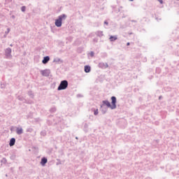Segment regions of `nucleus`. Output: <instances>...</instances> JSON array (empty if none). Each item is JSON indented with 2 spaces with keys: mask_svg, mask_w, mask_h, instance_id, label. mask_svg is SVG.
Returning a JSON list of instances; mask_svg holds the SVG:
<instances>
[{
  "mask_svg": "<svg viewBox=\"0 0 179 179\" xmlns=\"http://www.w3.org/2000/svg\"><path fill=\"white\" fill-rule=\"evenodd\" d=\"M89 128V124L87 123H85L84 124V131L85 132H87Z\"/></svg>",
  "mask_w": 179,
  "mask_h": 179,
  "instance_id": "obj_16",
  "label": "nucleus"
},
{
  "mask_svg": "<svg viewBox=\"0 0 179 179\" xmlns=\"http://www.w3.org/2000/svg\"><path fill=\"white\" fill-rule=\"evenodd\" d=\"M68 85H69L68 80H62L60 82L59 85L57 87V90H59H59H65L66 89L68 88Z\"/></svg>",
  "mask_w": 179,
  "mask_h": 179,
  "instance_id": "obj_3",
  "label": "nucleus"
},
{
  "mask_svg": "<svg viewBox=\"0 0 179 179\" xmlns=\"http://www.w3.org/2000/svg\"><path fill=\"white\" fill-rule=\"evenodd\" d=\"M129 1H130V2H133L134 0H129Z\"/></svg>",
  "mask_w": 179,
  "mask_h": 179,
  "instance_id": "obj_35",
  "label": "nucleus"
},
{
  "mask_svg": "<svg viewBox=\"0 0 179 179\" xmlns=\"http://www.w3.org/2000/svg\"><path fill=\"white\" fill-rule=\"evenodd\" d=\"M50 61V56H45L43 57V59L42 60V63L45 65V64H48V62Z\"/></svg>",
  "mask_w": 179,
  "mask_h": 179,
  "instance_id": "obj_8",
  "label": "nucleus"
},
{
  "mask_svg": "<svg viewBox=\"0 0 179 179\" xmlns=\"http://www.w3.org/2000/svg\"><path fill=\"white\" fill-rule=\"evenodd\" d=\"M178 1H179V0H178Z\"/></svg>",
  "mask_w": 179,
  "mask_h": 179,
  "instance_id": "obj_40",
  "label": "nucleus"
},
{
  "mask_svg": "<svg viewBox=\"0 0 179 179\" xmlns=\"http://www.w3.org/2000/svg\"><path fill=\"white\" fill-rule=\"evenodd\" d=\"M90 55L92 57H94V52H93V51L90 52Z\"/></svg>",
  "mask_w": 179,
  "mask_h": 179,
  "instance_id": "obj_24",
  "label": "nucleus"
},
{
  "mask_svg": "<svg viewBox=\"0 0 179 179\" xmlns=\"http://www.w3.org/2000/svg\"><path fill=\"white\" fill-rule=\"evenodd\" d=\"M50 113H55V111H57V108L52 107L50 108Z\"/></svg>",
  "mask_w": 179,
  "mask_h": 179,
  "instance_id": "obj_18",
  "label": "nucleus"
},
{
  "mask_svg": "<svg viewBox=\"0 0 179 179\" xmlns=\"http://www.w3.org/2000/svg\"><path fill=\"white\" fill-rule=\"evenodd\" d=\"M117 36H110L109 38L110 41H115L117 40Z\"/></svg>",
  "mask_w": 179,
  "mask_h": 179,
  "instance_id": "obj_13",
  "label": "nucleus"
},
{
  "mask_svg": "<svg viewBox=\"0 0 179 179\" xmlns=\"http://www.w3.org/2000/svg\"><path fill=\"white\" fill-rule=\"evenodd\" d=\"M117 13H118V12H120V8H117V10H116Z\"/></svg>",
  "mask_w": 179,
  "mask_h": 179,
  "instance_id": "obj_31",
  "label": "nucleus"
},
{
  "mask_svg": "<svg viewBox=\"0 0 179 179\" xmlns=\"http://www.w3.org/2000/svg\"><path fill=\"white\" fill-rule=\"evenodd\" d=\"M15 143H16V138H11L9 142V146H15Z\"/></svg>",
  "mask_w": 179,
  "mask_h": 179,
  "instance_id": "obj_9",
  "label": "nucleus"
},
{
  "mask_svg": "<svg viewBox=\"0 0 179 179\" xmlns=\"http://www.w3.org/2000/svg\"><path fill=\"white\" fill-rule=\"evenodd\" d=\"M107 110L108 108L106 106H102V105H101V111L102 114H106V113H107Z\"/></svg>",
  "mask_w": 179,
  "mask_h": 179,
  "instance_id": "obj_12",
  "label": "nucleus"
},
{
  "mask_svg": "<svg viewBox=\"0 0 179 179\" xmlns=\"http://www.w3.org/2000/svg\"><path fill=\"white\" fill-rule=\"evenodd\" d=\"M41 73L42 76H45L46 78H48V76H50V74L51 73V71H50V69H45L41 71Z\"/></svg>",
  "mask_w": 179,
  "mask_h": 179,
  "instance_id": "obj_5",
  "label": "nucleus"
},
{
  "mask_svg": "<svg viewBox=\"0 0 179 179\" xmlns=\"http://www.w3.org/2000/svg\"><path fill=\"white\" fill-rule=\"evenodd\" d=\"M104 24H106V26H108V22L105 21V22H104Z\"/></svg>",
  "mask_w": 179,
  "mask_h": 179,
  "instance_id": "obj_29",
  "label": "nucleus"
},
{
  "mask_svg": "<svg viewBox=\"0 0 179 179\" xmlns=\"http://www.w3.org/2000/svg\"><path fill=\"white\" fill-rule=\"evenodd\" d=\"M132 22H136V21H135V20H132Z\"/></svg>",
  "mask_w": 179,
  "mask_h": 179,
  "instance_id": "obj_37",
  "label": "nucleus"
},
{
  "mask_svg": "<svg viewBox=\"0 0 179 179\" xmlns=\"http://www.w3.org/2000/svg\"><path fill=\"white\" fill-rule=\"evenodd\" d=\"M57 161H59L58 162H57V166H59V164H62L61 161L59 159H57Z\"/></svg>",
  "mask_w": 179,
  "mask_h": 179,
  "instance_id": "obj_25",
  "label": "nucleus"
},
{
  "mask_svg": "<svg viewBox=\"0 0 179 179\" xmlns=\"http://www.w3.org/2000/svg\"><path fill=\"white\" fill-rule=\"evenodd\" d=\"M28 94L29 96L31 97V99H33V97H34V95H33V92L31 91L28 92Z\"/></svg>",
  "mask_w": 179,
  "mask_h": 179,
  "instance_id": "obj_20",
  "label": "nucleus"
},
{
  "mask_svg": "<svg viewBox=\"0 0 179 179\" xmlns=\"http://www.w3.org/2000/svg\"><path fill=\"white\" fill-rule=\"evenodd\" d=\"M41 135L42 136H45V135H47V133H46L45 130L42 131L41 132Z\"/></svg>",
  "mask_w": 179,
  "mask_h": 179,
  "instance_id": "obj_19",
  "label": "nucleus"
},
{
  "mask_svg": "<svg viewBox=\"0 0 179 179\" xmlns=\"http://www.w3.org/2000/svg\"><path fill=\"white\" fill-rule=\"evenodd\" d=\"M48 162V159H47V157H42L41 160V166H45V164H47Z\"/></svg>",
  "mask_w": 179,
  "mask_h": 179,
  "instance_id": "obj_7",
  "label": "nucleus"
},
{
  "mask_svg": "<svg viewBox=\"0 0 179 179\" xmlns=\"http://www.w3.org/2000/svg\"><path fill=\"white\" fill-rule=\"evenodd\" d=\"M99 114V109H94V115H97Z\"/></svg>",
  "mask_w": 179,
  "mask_h": 179,
  "instance_id": "obj_21",
  "label": "nucleus"
},
{
  "mask_svg": "<svg viewBox=\"0 0 179 179\" xmlns=\"http://www.w3.org/2000/svg\"><path fill=\"white\" fill-rule=\"evenodd\" d=\"M16 134L17 135H22V134H23V128H22V127H17L16 128Z\"/></svg>",
  "mask_w": 179,
  "mask_h": 179,
  "instance_id": "obj_11",
  "label": "nucleus"
},
{
  "mask_svg": "<svg viewBox=\"0 0 179 179\" xmlns=\"http://www.w3.org/2000/svg\"><path fill=\"white\" fill-rule=\"evenodd\" d=\"M1 89H4L5 88V84H1Z\"/></svg>",
  "mask_w": 179,
  "mask_h": 179,
  "instance_id": "obj_26",
  "label": "nucleus"
},
{
  "mask_svg": "<svg viewBox=\"0 0 179 179\" xmlns=\"http://www.w3.org/2000/svg\"><path fill=\"white\" fill-rule=\"evenodd\" d=\"M159 100H160V99H162V96H159Z\"/></svg>",
  "mask_w": 179,
  "mask_h": 179,
  "instance_id": "obj_36",
  "label": "nucleus"
},
{
  "mask_svg": "<svg viewBox=\"0 0 179 179\" xmlns=\"http://www.w3.org/2000/svg\"><path fill=\"white\" fill-rule=\"evenodd\" d=\"M84 71H85V73H89L90 72V71H92V68L90 67V66L86 65L84 67Z\"/></svg>",
  "mask_w": 179,
  "mask_h": 179,
  "instance_id": "obj_10",
  "label": "nucleus"
},
{
  "mask_svg": "<svg viewBox=\"0 0 179 179\" xmlns=\"http://www.w3.org/2000/svg\"><path fill=\"white\" fill-rule=\"evenodd\" d=\"M22 12H26V6H23L21 7Z\"/></svg>",
  "mask_w": 179,
  "mask_h": 179,
  "instance_id": "obj_23",
  "label": "nucleus"
},
{
  "mask_svg": "<svg viewBox=\"0 0 179 179\" xmlns=\"http://www.w3.org/2000/svg\"><path fill=\"white\" fill-rule=\"evenodd\" d=\"M105 57H107V53H103Z\"/></svg>",
  "mask_w": 179,
  "mask_h": 179,
  "instance_id": "obj_33",
  "label": "nucleus"
},
{
  "mask_svg": "<svg viewBox=\"0 0 179 179\" xmlns=\"http://www.w3.org/2000/svg\"><path fill=\"white\" fill-rule=\"evenodd\" d=\"M159 2H160V3H163V0H159Z\"/></svg>",
  "mask_w": 179,
  "mask_h": 179,
  "instance_id": "obj_30",
  "label": "nucleus"
},
{
  "mask_svg": "<svg viewBox=\"0 0 179 179\" xmlns=\"http://www.w3.org/2000/svg\"><path fill=\"white\" fill-rule=\"evenodd\" d=\"M4 52L5 58L6 59H12V49L10 48H7L4 50Z\"/></svg>",
  "mask_w": 179,
  "mask_h": 179,
  "instance_id": "obj_4",
  "label": "nucleus"
},
{
  "mask_svg": "<svg viewBox=\"0 0 179 179\" xmlns=\"http://www.w3.org/2000/svg\"><path fill=\"white\" fill-rule=\"evenodd\" d=\"M27 132H29L30 134H31V132H33V129L30 127L27 129Z\"/></svg>",
  "mask_w": 179,
  "mask_h": 179,
  "instance_id": "obj_22",
  "label": "nucleus"
},
{
  "mask_svg": "<svg viewBox=\"0 0 179 179\" xmlns=\"http://www.w3.org/2000/svg\"><path fill=\"white\" fill-rule=\"evenodd\" d=\"M53 62H56V64H59V62H62V60H61V59L57 58V59H55L53 60Z\"/></svg>",
  "mask_w": 179,
  "mask_h": 179,
  "instance_id": "obj_17",
  "label": "nucleus"
},
{
  "mask_svg": "<svg viewBox=\"0 0 179 179\" xmlns=\"http://www.w3.org/2000/svg\"><path fill=\"white\" fill-rule=\"evenodd\" d=\"M10 31V29L8 28L7 31H5V34L3 35V38H6V36H8V34H9V32Z\"/></svg>",
  "mask_w": 179,
  "mask_h": 179,
  "instance_id": "obj_15",
  "label": "nucleus"
},
{
  "mask_svg": "<svg viewBox=\"0 0 179 179\" xmlns=\"http://www.w3.org/2000/svg\"><path fill=\"white\" fill-rule=\"evenodd\" d=\"M158 70H159V69H156V71H158Z\"/></svg>",
  "mask_w": 179,
  "mask_h": 179,
  "instance_id": "obj_38",
  "label": "nucleus"
},
{
  "mask_svg": "<svg viewBox=\"0 0 179 179\" xmlns=\"http://www.w3.org/2000/svg\"><path fill=\"white\" fill-rule=\"evenodd\" d=\"M68 15L66 14H62L58 16V18L55 20V24L56 27H61L62 26V20H66Z\"/></svg>",
  "mask_w": 179,
  "mask_h": 179,
  "instance_id": "obj_2",
  "label": "nucleus"
},
{
  "mask_svg": "<svg viewBox=\"0 0 179 179\" xmlns=\"http://www.w3.org/2000/svg\"><path fill=\"white\" fill-rule=\"evenodd\" d=\"M10 47H13V45L10 44Z\"/></svg>",
  "mask_w": 179,
  "mask_h": 179,
  "instance_id": "obj_34",
  "label": "nucleus"
},
{
  "mask_svg": "<svg viewBox=\"0 0 179 179\" xmlns=\"http://www.w3.org/2000/svg\"><path fill=\"white\" fill-rule=\"evenodd\" d=\"M18 100H20V101H23V98L18 96Z\"/></svg>",
  "mask_w": 179,
  "mask_h": 179,
  "instance_id": "obj_27",
  "label": "nucleus"
},
{
  "mask_svg": "<svg viewBox=\"0 0 179 179\" xmlns=\"http://www.w3.org/2000/svg\"><path fill=\"white\" fill-rule=\"evenodd\" d=\"M155 19H156L157 22H159V20H162V18H159V17H156Z\"/></svg>",
  "mask_w": 179,
  "mask_h": 179,
  "instance_id": "obj_28",
  "label": "nucleus"
},
{
  "mask_svg": "<svg viewBox=\"0 0 179 179\" xmlns=\"http://www.w3.org/2000/svg\"><path fill=\"white\" fill-rule=\"evenodd\" d=\"M76 139H78V137H76Z\"/></svg>",
  "mask_w": 179,
  "mask_h": 179,
  "instance_id": "obj_39",
  "label": "nucleus"
},
{
  "mask_svg": "<svg viewBox=\"0 0 179 179\" xmlns=\"http://www.w3.org/2000/svg\"><path fill=\"white\" fill-rule=\"evenodd\" d=\"M98 67L101 68V69H107L108 68V64L104 62H100L98 64Z\"/></svg>",
  "mask_w": 179,
  "mask_h": 179,
  "instance_id": "obj_6",
  "label": "nucleus"
},
{
  "mask_svg": "<svg viewBox=\"0 0 179 179\" xmlns=\"http://www.w3.org/2000/svg\"><path fill=\"white\" fill-rule=\"evenodd\" d=\"M111 103L108 100H105L102 101V107H108V108H110L111 110H115L117 108V97L113 96H111ZM112 104V105H111Z\"/></svg>",
  "mask_w": 179,
  "mask_h": 179,
  "instance_id": "obj_1",
  "label": "nucleus"
},
{
  "mask_svg": "<svg viewBox=\"0 0 179 179\" xmlns=\"http://www.w3.org/2000/svg\"><path fill=\"white\" fill-rule=\"evenodd\" d=\"M96 36H98V37H103V36H104V34H103L102 31H98L96 32Z\"/></svg>",
  "mask_w": 179,
  "mask_h": 179,
  "instance_id": "obj_14",
  "label": "nucleus"
},
{
  "mask_svg": "<svg viewBox=\"0 0 179 179\" xmlns=\"http://www.w3.org/2000/svg\"><path fill=\"white\" fill-rule=\"evenodd\" d=\"M131 45V43H129V42H128L127 43V45Z\"/></svg>",
  "mask_w": 179,
  "mask_h": 179,
  "instance_id": "obj_32",
  "label": "nucleus"
}]
</instances>
